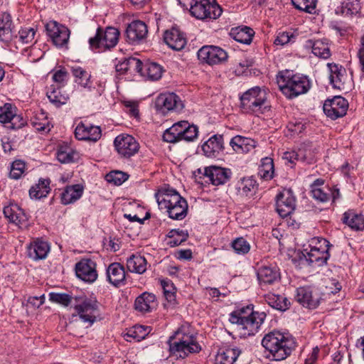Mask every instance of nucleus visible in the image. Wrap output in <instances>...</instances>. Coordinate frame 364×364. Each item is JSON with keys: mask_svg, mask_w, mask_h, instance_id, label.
Wrapping results in <instances>:
<instances>
[{"mask_svg": "<svg viewBox=\"0 0 364 364\" xmlns=\"http://www.w3.org/2000/svg\"><path fill=\"white\" fill-rule=\"evenodd\" d=\"M230 36L240 43L250 45L255 36V31L248 26H238L231 28Z\"/></svg>", "mask_w": 364, "mask_h": 364, "instance_id": "nucleus-31", "label": "nucleus"}, {"mask_svg": "<svg viewBox=\"0 0 364 364\" xmlns=\"http://www.w3.org/2000/svg\"><path fill=\"white\" fill-rule=\"evenodd\" d=\"M150 332V326L135 325L132 328L128 329L124 334L123 337L128 342H132V341L139 342L144 339Z\"/></svg>", "mask_w": 364, "mask_h": 364, "instance_id": "nucleus-34", "label": "nucleus"}, {"mask_svg": "<svg viewBox=\"0 0 364 364\" xmlns=\"http://www.w3.org/2000/svg\"><path fill=\"white\" fill-rule=\"evenodd\" d=\"M228 53L223 48L214 46H203L198 51V59L209 65H215L225 62Z\"/></svg>", "mask_w": 364, "mask_h": 364, "instance_id": "nucleus-13", "label": "nucleus"}, {"mask_svg": "<svg viewBox=\"0 0 364 364\" xmlns=\"http://www.w3.org/2000/svg\"><path fill=\"white\" fill-rule=\"evenodd\" d=\"M127 61L129 70H134L136 73H139L141 75H144V65H143L142 62L140 60L131 57L127 58Z\"/></svg>", "mask_w": 364, "mask_h": 364, "instance_id": "nucleus-60", "label": "nucleus"}, {"mask_svg": "<svg viewBox=\"0 0 364 364\" xmlns=\"http://www.w3.org/2000/svg\"><path fill=\"white\" fill-rule=\"evenodd\" d=\"M265 318L264 312L254 311L253 306L247 305L232 312L229 321L237 324L240 333L246 337L256 334Z\"/></svg>", "mask_w": 364, "mask_h": 364, "instance_id": "nucleus-1", "label": "nucleus"}, {"mask_svg": "<svg viewBox=\"0 0 364 364\" xmlns=\"http://www.w3.org/2000/svg\"><path fill=\"white\" fill-rule=\"evenodd\" d=\"M19 39L23 43H31L34 39L36 31L33 28H24L18 32Z\"/></svg>", "mask_w": 364, "mask_h": 364, "instance_id": "nucleus-58", "label": "nucleus"}, {"mask_svg": "<svg viewBox=\"0 0 364 364\" xmlns=\"http://www.w3.org/2000/svg\"><path fill=\"white\" fill-rule=\"evenodd\" d=\"M330 70V82L334 88L343 90L346 89V70L336 63H328Z\"/></svg>", "mask_w": 364, "mask_h": 364, "instance_id": "nucleus-24", "label": "nucleus"}, {"mask_svg": "<svg viewBox=\"0 0 364 364\" xmlns=\"http://www.w3.org/2000/svg\"><path fill=\"white\" fill-rule=\"evenodd\" d=\"M169 352L177 358H184L189 354L197 353L201 347L193 334L186 333L181 331H176L168 341Z\"/></svg>", "mask_w": 364, "mask_h": 364, "instance_id": "nucleus-4", "label": "nucleus"}, {"mask_svg": "<svg viewBox=\"0 0 364 364\" xmlns=\"http://www.w3.org/2000/svg\"><path fill=\"white\" fill-rule=\"evenodd\" d=\"M83 193V187L80 184L67 186L61 193L60 200L63 205L75 203Z\"/></svg>", "mask_w": 364, "mask_h": 364, "instance_id": "nucleus-33", "label": "nucleus"}, {"mask_svg": "<svg viewBox=\"0 0 364 364\" xmlns=\"http://www.w3.org/2000/svg\"><path fill=\"white\" fill-rule=\"evenodd\" d=\"M267 101L265 90L259 87L249 89L241 97V108L246 113H261Z\"/></svg>", "mask_w": 364, "mask_h": 364, "instance_id": "nucleus-6", "label": "nucleus"}, {"mask_svg": "<svg viewBox=\"0 0 364 364\" xmlns=\"http://www.w3.org/2000/svg\"><path fill=\"white\" fill-rule=\"evenodd\" d=\"M148 33L146 25L141 21H134L127 28L126 36L129 43L136 44L145 39Z\"/></svg>", "mask_w": 364, "mask_h": 364, "instance_id": "nucleus-19", "label": "nucleus"}, {"mask_svg": "<svg viewBox=\"0 0 364 364\" xmlns=\"http://www.w3.org/2000/svg\"><path fill=\"white\" fill-rule=\"evenodd\" d=\"M31 124L38 132L47 133L50 131L51 127L47 119L41 122L38 118H34L31 120Z\"/></svg>", "mask_w": 364, "mask_h": 364, "instance_id": "nucleus-62", "label": "nucleus"}, {"mask_svg": "<svg viewBox=\"0 0 364 364\" xmlns=\"http://www.w3.org/2000/svg\"><path fill=\"white\" fill-rule=\"evenodd\" d=\"M241 353L238 348L220 349L215 358V364H234Z\"/></svg>", "mask_w": 364, "mask_h": 364, "instance_id": "nucleus-32", "label": "nucleus"}, {"mask_svg": "<svg viewBox=\"0 0 364 364\" xmlns=\"http://www.w3.org/2000/svg\"><path fill=\"white\" fill-rule=\"evenodd\" d=\"M76 154L70 148H60L57 152V159L60 163L66 164L74 161Z\"/></svg>", "mask_w": 364, "mask_h": 364, "instance_id": "nucleus-57", "label": "nucleus"}, {"mask_svg": "<svg viewBox=\"0 0 364 364\" xmlns=\"http://www.w3.org/2000/svg\"><path fill=\"white\" fill-rule=\"evenodd\" d=\"M299 159L300 161L311 164L316 161V152L310 145H301L298 149Z\"/></svg>", "mask_w": 364, "mask_h": 364, "instance_id": "nucleus-45", "label": "nucleus"}, {"mask_svg": "<svg viewBox=\"0 0 364 364\" xmlns=\"http://www.w3.org/2000/svg\"><path fill=\"white\" fill-rule=\"evenodd\" d=\"M119 31L113 27H107L105 31L98 28L93 38L89 40L92 48H110L114 47L119 40Z\"/></svg>", "mask_w": 364, "mask_h": 364, "instance_id": "nucleus-9", "label": "nucleus"}, {"mask_svg": "<svg viewBox=\"0 0 364 364\" xmlns=\"http://www.w3.org/2000/svg\"><path fill=\"white\" fill-rule=\"evenodd\" d=\"M159 208L161 210H168L182 203L186 200L174 189L169 187L161 188L155 194Z\"/></svg>", "mask_w": 364, "mask_h": 364, "instance_id": "nucleus-10", "label": "nucleus"}, {"mask_svg": "<svg viewBox=\"0 0 364 364\" xmlns=\"http://www.w3.org/2000/svg\"><path fill=\"white\" fill-rule=\"evenodd\" d=\"M105 178L108 183L119 186L127 180L128 175L120 171H113L107 173Z\"/></svg>", "mask_w": 364, "mask_h": 364, "instance_id": "nucleus-51", "label": "nucleus"}, {"mask_svg": "<svg viewBox=\"0 0 364 364\" xmlns=\"http://www.w3.org/2000/svg\"><path fill=\"white\" fill-rule=\"evenodd\" d=\"M223 137L222 135L215 134L202 145V150L207 157H217L224 149Z\"/></svg>", "mask_w": 364, "mask_h": 364, "instance_id": "nucleus-23", "label": "nucleus"}, {"mask_svg": "<svg viewBox=\"0 0 364 364\" xmlns=\"http://www.w3.org/2000/svg\"><path fill=\"white\" fill-rule=\"evenodd\" d=\"M26 124V120L21 115L13 114L7 127L17 129L22 128Z\"/></svg>", "mask_w": 364, "mask_h": 364, "instance_id": "nucleus-61", "label": "nucleus"}, {"mask_svg": "<svg viewBox=\"0 0 364 364\" xmlns=\"http://www.w3.org/2000/svg\"><path fill=\"white\" fill-rule=\"evenodd\" d=\"M168 237H170L168 242L170 246L176 247L185 242L188 237V234L184 230H172L169 232Z\"/></svg>", "mask_w": 364, "mask_h": 364, "instance_id": "nucleus-49", "label": "nucleus"}, {"mask_svg": "<svg viewBox=\"0 0 364 364\" xmlns=\"http://www.w3.org/2000/svg\"><path fill=\"white\" fill-rule=\"evenodd\" d=\"M230 145L237 153H247L256 146V141L251 138L237 135L231 139Z\"/></svg>", "mask_w": 364, "mask_h": 364, "instance_id": "nucleus-30", "label": "nucleus"}, {"mask_svg": "<svg viewBox=\"0 0 364 364\" xmlns=\"http://www.w3.org/2000/svg\"><path fill=\"white\" fill-rule=\"evenodd\" d=\"M296 301L309 309L317 308L321 300V293L315 287H302L296 291Z\"/></svg>", "mask_w": 364, "mask_h": 364, "instance_id": "nucleus-11", "label": "nucleus"}, {"mask_svg": "<svg viewBox=\"0 0 364 364\" xmlns=\"http://www.w3.org/2000/svg\"><path fill=\"white\" fill-rule=\"evenodd\" d=\"M11 16L2 12L0 14V41L3 42H9L13 38V31L11 28Z\"/></svg>", "mask_w": 364, "mask_h": 364, "instance_id": "nucleus-35", "label": "nucleus"}, {"mask_svg": "<svg viewBox=\"0 0 364 364\" xmlns=\"http://www.w3.org/2000/svg\"><path fill=\"white\" fill-rule=\"evenodd\" d=\"M257 278L262 287L273 284L280 279V272L276 266H263L257 272Z\"/></svg>", "mask_w": 364, "mask_h": 364, "instance_id": "nucleus-25", "label": "nucleus"}, {"mask_svg": "<svg viewBox=\"0 0 364 364\" xmlns=\"http://www.w3.org/2000/svg\"><path fill=\"white\" fill-rule=\"evenodd\" d=\"M311 194L314 198L321 202H326L329 200V194L325 193L321 188H313Z\"/></svg>", "mask_w": 364, "mask_h": 364, "instance_id": "nucleus-63", "label": "nucleus"}, {"mask_svg": "<svg viewBox=\"0 0 364 364\" xmlns=\"http://www.w3.org/2000/svg\"><path fill=\"white\" fill-rule=\"evenodd\" d=\"M232 247L237 254L245 255L250 250L249 242L243 237H238L232 241Z\"/></svg>", "mask_w": 364, "mask_h": 364, "instance_id": "nucleus-54", "label": "nucleus"}, {"mask_svg": "<svg viewBox=\"0 0 364 364\" xmlns=\"http://www.w3.org/2000/svg\"><path fill=\"white\" fill-rule=\"evenodd\" d=\"M183 126H186L185 121H181L166 129L163 134L164 140L169 143H176L181 141Z\"/></svg>", "mask_w": 364, "mask_h": 364, "instance_id": "nucleus-37", "label": "nucleus"}, {"mask_svg": "<svg viewBox=\"0 0 364 364\" xmlns=\"http://www.w3.org/2000/svg\"><path fill=\"white\" fill-rule=\"evenodd\" d=\"M144 77L151 80H157L161 77L163 68L156 63H146L144 65Z\"/></svg>", "mask_w": 364, "mask_h": 364, "instance_id": "nucleus-44", "label": "nucleus"}, {"mask_svg": "<svg viewBox=\"0 0 364 364\" xmlns=\"http://www.w3.org/2000/svg\"><path fill=\"white\" fill-rule=\"evenodd\" d=\"M50 247L48 242L37 240L31 243L28 247V256L33 260L45 259L49 252Z\"/></svg>", "mask_w": 364, "mask_h": 364, "instance_id": "nucleus-29", "label": "nucleus"}, {"mask_svg": "<svg viewBox=\"0 0 364 364\" xmlns=\"http://www.w3.org/2000/svg\"><path fill=\"white\" fill-rule=\"evenodd\" d=\"M49 299L52 302L61 304L64 306H68L72 303L73 298L65 293H55L51 292L49 294Z\"/></svg>", "mask_w": 364, "mask_h": 364, "instance_id": "nucleus-55", "label": "nucleus"}, {"mask_svg": "<svg viewBox=\"0 0 364 364\" xmlns=\"http://www.w3.org/2000/svg\"><path fill=\"white\" fill-rule=\"evenodd\" d=\"M291 3L300 11L314 14L316 11L317 0H291Z\"/></svg>", "mask_w": 364, "mask_h": 364, "instance_id": "nucleus-48", "label": "nucleus"}, {"mask_svg": "<svg viewBox=\"0 0 364 364\" xmlns=\"http://www.w3.org/2000/svg\"><path fill=\"white\" fill-rule=\"evenodd\" d=\"M257 189L256 181L251 177L243 178L237 183V193L241 196H251Z\"/></svg>", "mask_w": 364, "mask_h": 364, "instance_id": "nucleus-41", "label": "nucleus"}, {"mask_svg": "<svg viewBox=\"0 0 364 364\" xmlns=\"http://www.w3.org/2000/svg\"><path fill=\"white\" fill-rule=\"evenodd\" d=\"M161 284L166 301L171 305H174L176 304V289L173 283L169 279H164L161 280Z\"/></svg>", "mask_w": 364, "mask_h": 364, "instance_id": "nucleus-46", "label": "nucleus"}, {"mask_svg": "<svg viewBox=\"0 0 364 364\" xmlns=\"http://www.w3.org/2000/svg\"><path fill=\"white\" fill-rule=\"evenodd\" d=\"M295 198L290 190H285L277 196L276 207L279 215L282 218L289 215L294 210Z\"/></svg>", "mask_w": 364, "mask_h": 364, "instance_id": "nucleus-18", "label": "nucleus"}, {"mask_svg": "<svg viewBox=\"0 0 364 364\" xmlns=\"http://www.w3.org/2000/svg\"><path fill=\"white\" fill-rule=\"evenodd\" d=\"M47 96L50 102L58 107L66 104L68 100V97L62 95L60 90L58 89H54L53 90L48 92L47 93Z\"/></svg>", "mask_w": 364, "mask_h": 364, "instance_id": "nucleus-53", "label": "nucleus"}, {"mask_svg": "<svg viewBox=\"0 0 364 364\" xmlns=\"http://www.w3.org/2000/svg\"><path fill=\"white\" fill-rule=\"evenodd\" d=\"M75 135L79 140L97 141L101 137V129L98 126L80 123L75 128Z\"/></svg>", "mask_w": 364, "mask_h": 364, "instance_id": "nucleus-22", "label": "nucleus"}, {"mask_svg": "<svg viewBox=\"0 0 364 364\" xmlns=\"http://www.w3.org/2000/svg\"><path fill=\"white\" fill-rule=\"evenodd\" d=\"M277 82L279 90L288 99L305 94L311 87L310 80L306 76L294 74L289 70L279 72Z\"/></svg>", "mask_w": 364, "mask_h": 364, "instance_id": "nucleus-3", "label": "nucleus"}, {"mask_svg": "<svg viewBox=\"0 0 364 364\" xmlns=\"http://www.w3.org/2000/svg\"><path fill=\"white\" fill-rule=\"evenodd\" d=\"M46 31L49 37L56 46L66 45L70 38V30L56 21H50L46 24Z\"/></svg>", "mask_w": 364, "mask_h": 364, "instance_id": "nucleus-15", "label": "nucleus"}, {"mask_svg": "<svg viewBox=\"0 0 364 364\" xmlns=\"http://www.w3.org/2000/svg\"><path fill=\"white\" fill-rule=\"evenodd\" d=\"M178 2L186 9L189 6L191 15L202 21L217 19L223 13L216 0H178Z\"/></svg>", "mask_w": 364, "mask_h": 364, "instance_id": "nucleus-5", "label": "nucleus"}, {"mask_svg": "<svg viewBox=\"0 0 364 364\" xmlns=\"http://www.w3.org/2000/svg\"><path fill=\"white\" fill-rule=\"evenodd\" d=\"M262 346L269 351V357L280 361L289 356L295 348L294 339L279 331H272L263 338Z\"/></svg>", "mask_w": 364, "mask_h": 364, "instance_id": "nucleus-2", "label": "nucleus"}, {"mask_svg": "<svg viewBox=\"0 0 364 364\" xmlns=\"http://www.w3.org/2000/svg\"><path fill=\"white\" fill-rule=\"evenodd\" d=\"M312 243H315L316 245H311L310 250H304L303 255L309 264L321 267L325 264L330 257V243L323 238L313 239Z\"/></svg>", "mask_w": 364, "mask_h": 364, "instance_id": "nucleus-7", "label": "nucleus"}, {"mask_svg": "<svg viewBox=\"0 0 364 364\" xmlns=\"http://www.w3.org/2000/svg\"><path fill=\"white\" fill-rule=\"evenodd\" d=\"M274 168L273 159L269 157L263 158L259 167V175L262 178L269 181L274 176Z\"/></svg>", "mask_w": 364, "mask_h": 364, "instance_id": "nucleus-43", "label": "nucleus"}, {"mask_svg": "<svg viewBox=\"0 0 364 364\" xmlns=\"http://www.w3.org/2000/svg\"><path fill=\"white\" fill-rule=\"evenodd\" d=\"M117 153L124 158H129L136 154L139 149L137 141L131 135H118L114 141Z\"/></svg>", "mask_w": 364, "mask_h": 364, "instance_id": "nucleus-12", "label": "nucleus"}, {"mask_svg": "<svg viewBox=\"0 0 364 364\" xmlns=\"http://www.w3.org/2000/svg\"><path fill=\"white\" fill-rule=\"evenodd\" d=\"M107 281L114 287L124 284L125 280V271L124 267L118 263L110 264L107 268Z\"/></svg>", "mask_w": 364, "mask_h": 364, "instance_id": "nucleus-28", "label": "nucleus"}, {"mask_svg": "<svg viewBox=\"0 0 364 364\" xmlns=\"http://www.w3.org/2000/svg\"><path fill=\"white\" fill-rule=\"evenodd\" d=\"M204 175L214 186H219L228 182L231 176L229 169L219 166L205 167Z\"/></svg>", "mask_w": 364, "mask_h": 364, "instance_id": "nucleus-21", "label": "nucleus"}, {"mask_svg": "<svg viewBox=\"0 0 364 364\" xmlns=\"http://www.w3.org/2000/svg\"><path fill=\"white\" fill-rule=\"evenodd\" d=\"M164 39L168 46L174 50H181L187 43L185 34L175 27L164 33Z\"/></svg>", "mask_w": 364, "mask_h": 364, "instance_id": "nucleus-20", "label": "nucleus"}, {"mask_svg": "<svg viewBox=\"0 0 364 364\" xmlns=\"http://www.w3.org/2000/svg\"><path fill=\"white\" fill-rule=\"evenodd\" d=\"M305 48L311 49L314 55L322 59H328L331 55L328 41L326 39H309L306 41Z\"/></svg>", "mask_w": 364, "mask_h": 364, "instance_id": "nucleus-26", "label": "nucleus"}, {"mask_svg": "<svg viewBox=\"0 0 364 364\" xmlns=\"http://www.w3.org/2000/svg\"><path fill=\"white\" fill-rule=\"evenodd\" d=\"M157 109L163 113L168 111H181L183 104L180 97L175 93H166L160 95L156 101Z\"/></svg>", "mask_w": 364, "mask_h": 364, "instance_id": "nucleus-16", "label": "nucleus"}, {"mask_svg": "<svg viewBox=\"0 0 364 364\" xmlns=\"http://www.w3.org/2000/svg\"><path fill=\"white\" fill-rule=\"evenodd\" d=\"M74 299V309L80 318L84 323L92 325L99 315L97 301L82 296H76Z\"/></svg>", "mask_w": 364, "mask_h": 364, "instance_id": "nucleus-8", "label": "nucleus"}, {"mask_svg": "<svg viewBox=\"0 0 364 364\" xmlns=\"http://www.w3.org/2000/svg\"><path fill=\"white\" fill-rule=\"evenodd\" d=\"M348 107V101L341 96H336L325 101L323 109L325 114L331 119H336L346 115Z\"/></svg>", "mask_w": 364, "mask_h": 364, "instance_id": "nucleus-14", "label": "nucleus"}, {"mask_svg": "<svg viewBox=\"0 0 364 364\" xmlns=\"http://www.w3.org/2000/svg\"><path fill=\"white\" fill-rule=\"evenodd\" d=\"M265 299L270 306L279 311H285L291 305L289 300L282 295L268 294L266 295Z\"/></svg>", "mask_w": 364, "mask_h": 364, "instance_id": "nucleus-42", "label": "nucleus"}, {"mask_svg": "<svg viewBox=\"0 0 364 364\" xmlns=\"http://www.w3.org/2000/svg\"><path fill=\"white\" fill-rule=\"evenodd\" d=\"M4 215L8 220L16 225L24 220L23 210L17 204H11L4 208Z\"/></svg>", "mask_w": 364, "mask_h": 364, "instance_id": "nucleus-39", "label": "nucleus"}, {"mask_svg": "<svg viewBox=\"0 0 364 364\" xmlns=\"http://www.w3.org/2000/svg\"><path fill=\"white\" fill-rule=\"evenodd\" d=\"M157 301L154 294L144 292L136 297L134 302V308L141 313L151 312L156 309Z\"/></svg>", "mask_w": 364, "mask_h": 364, "instance_id": "nucleus-27", "label": "nucleus"}, {"mask_svg": "<svg viewBox=\"0 0 364 364\" xmlns=\"http://www.w3.org/2000/svg\"><path fill=\"white\" fill-rule=\"evenodd\" d=\"M13 114L11 105L10 104H5L4 107H0V122L9 124Z\"/></svg>", "mask_w": 364, "mask_h": 364, "instance_id": "nucleus-59", "label": "nucleus"}, {"mask_svg": "<svg viewBox=\"0 0 364 364\" xmlns=\"http://www.w3.org/2000/svg\"><path fill=\"white\" fill-rule=\"evenodd\" d=\"M362 73H364V34L360 37L359 48L357 53Z\"/></svg>", "mask_w": 364, "mask_h": 364, "instance_id": "nucleus-64", "label": "nucleus"}, {"mask_svg": "<svg viewBox=\"0 0 364 364\" xmlns=\"http://www.w3.org/2000/svg\"><path fill=\"white\" fill-rule=\"evenodd\" d=\"M147 262L144 257L140 255H132L127 259V267L131 272L143 274L146 270Z\"/></svg>", "mask_w": 364, "mask_h": 364, "instance_id": "nucleus-38", "label": "nucleus"}, {"mask_svg": "<svg viewBox=\"0 0 364 364\" xmlns=\"http://www.w3.org/2000/svg\"><path fill=\"white\" fill-rule=\"evenodd\" d=\"M185 122L186 126H183V135L181 137V141H192L198 136V127L193 124H189L187 121H185Z\"/></svg>", "mask_w": 364, "mask_h": 364, "instance_id": "nucleus-52", "label": "nucleus"}, {"mask_svg": "<svg viewBox=\"0 0 364 364\" xmlns=\"http://www.w3.org/2000/svg\"><path fill=\"white\" fill-rule=\"evenodd\" d=\"M75 273L82 280L92 283L97 278L96 263L90 259H82L75 265Z\"/></svg>", "mask_w": 364, "mask_h": 364, "instance_id": "nucleus-17", "label": "nucleus"}, {"mask_svg": "<svg viewBox=\"0 0 364 364\" xmlns=\"http://www.w3.org/2000/svg\"><path fill=\"white\" fill-rule=\"evenodd\" d=\"M50 191V180L41 178L37 184L30 188L29 195L31 198L41 199L46 197Z\"/></svg>", "mask_w": 364, "mask_h": 364, "instance_id": "nucleus-40", "label": "nucleus"}, {"mask_svg": "<svg viewBox=\"0 0 364 364\" xmlns=\"http://www.w3.org/2000/svg\"><path fill=\"white\" fill-rule=\"evenodd\" d=\"M182 203L176 205L175 208L168 210V215L173 220H183L187 215L188 203L187 201H182Z\"/></svg>", "mask_w": 364, "mask_h": 364, "instance_id": "nucleus-50", "label": "nucleus"}, {"mask_svg": "<svg viewBox=\"0 0 364 364\" xmlns=\"http://www.w3.org/2000/svg\"><path fill=\"white\" fill-rule=\"evenodd\" d=\"M342 220L343 223L352 230H364V217L361 214L355 213L353 210H348L343 214Z\"/></svg>", "mask_w": 364, "mask_h": 364, "instance_id": "nucleus-36", "label": "nucleus"}, {"mask_svg": "<svg viewBox=\"0 0 364 364\" xmlns=\"http://www.w3.org/2000/svg\"><path fill=\"white\" fill-rule=\"evenodd\" d=\"M26 169V164L21 160H16L11 164L10 177L14 179H18L23 174Z\"/></svg>", "mask_w": 364, "mask_h": 364, "instance_id": "nucleus-56", "label": "nucleus"}, {"mask_svg": "<svg viewBox=\"0 0 364 364\" xmlns=\"http://www.w3.org/2000/svg\"><path fill=\"white\" fill-rule=\"evenodd\" d=\"M361 6L359 0H346L342 3L341 13L346 16H352L358 14Z\"/></svg>", "mask_w": 364, "mask_h": 364, "instance_id": "nucleus-47", "label": "nucleus"}]
</instances>
